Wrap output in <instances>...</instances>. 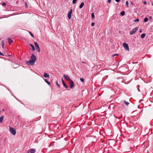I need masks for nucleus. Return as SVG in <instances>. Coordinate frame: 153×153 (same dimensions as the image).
<instances>
[{
	"mask_svg": "<svg viewBox=\"0 0 153 153\" xmlns=\"http://www.w3.org/2000/svg\"><path fill=\"white\" fill-rule=\"evenodd\" d=\"M45 82H46L48 85H51V83L48 81L47 79H45Z\"/></svg>",
	"mask_w": 153,
	"mask_h": 153,
	"instance_id": "nucleus-19",
	"label": "nucleus"
},
{
	"mask_svg": "<svg viewBox=\"0 0 153 153\" xmlns=\"http://www.w3.org/2000/svg\"><path fill=\"white\" fill-rule=\"evenodd\" d=\"M62 83L63 84V85H64V86L66 88H68V86H67V85L65 84V82H64V81L63 79H62Z\"/></svg>",
	"mask_w": 153,
	"mask_h": 153,
	"instance_id": "nucleus-11",
	"label": "nucleus"
},
{
	"mask_svg": "<svg viewBox=\"0 0 153 153\" xmlns=\"http://www.w3.org/2000/svg\"><path fill=\"white\" fill-rule=\"evenodd\" d=\"M63 76L65 79L68 81H69L71 80L70 79L69 76L67 75L64 74Z\"/></svg>",
	"mask_w": 153,
	"mask_h": 153,
	"instance_id": "nucleus-8",
	"label": "nucleus"
},
{
	"mask_svg": "<svg viewBox=\"0 0 153 153\" xmlns=\"http://www.w3.org/2000/svg\"><path fill=\"white\" fill-rule=\"evenodd\" d=\"M35 62L34 60L32 59H30L29 61H27L26 63L27 65H29L33 66L35 64Z\"/></svg>",
	"mask_w": 153,
	"mask_h": 153,
	"instance_id": "nucleus-1",
	"label": "nucleus"
},
{
	"mask_svg": "<svg viewBox=\"0 0 153 153\" xmlns=\"http://www.w3.org/2000/svg\"><path fill=\"white\" fill-rule=\"evenodd\" d=\"M131 4H133V3H132V2H131Z\"/></svg>",
	"mask_w": 153,
	"mask_h": 153,
	"instance_id": "nucleus-42",
	"label": "nucleus"
},
{
	"mask_svg": "<svg viewBox=\"0 0 153 153\" xmlns=\"http://www.w3.org/2000/svg\"><path fill=\"white\" fill-rule=\"evenodd\" d=\"M72 9H71L70 10V11L68 13V18L69 19H71V15L72 14Z\"/></svg>",
	"mask_w": 153,
	"mask_h": 153,
	"instance_id": "nucleus-6",
	"label": "nucleus"
},
{
	"mask_svg": "<svg viewBox=\"0 0 153 153\" xmlns=\"http://www.w3.org/2000/svg\"><path fill=\"white\" fill-rule=\"evenodd\" d=\"M142 32V30L141 29H140L139 31V32L140 33H141Z\"/></svg>",
	"mask_w": 153,
	"mask_h": 153,
	"instance_id": "nucleus-35",
	"label": "nucleus"
},
{
	"mask_svg": "<svg viewBox=\"0 0 153 153\" xmlns=\"http://www.w3.org/2000/svg\"><path fill=\"white\" fill-rule=\"evenodd\" d=\"M146 4V1H144V4Z\"/></svg>",
	"mask_w": 153,
	"mask_h": 153,
	"instance_id": "nucleus-37",
	"label": "nucleus"
},
{
	"mask_svg": "<svg viewBox=\"0 0 153 153\" xmlns=\"http://www.w3.org/2000/svg\"><path fill=\"white\" fill-rule=\"evenodd\" d=\"M126 5L127 7H128V1H126Z\"/></svg>",
	"mask_w": 153,
	"mask_h": 153,
	"instance_id": "nucleus-23",
	"label": "nucleus"
},
{
	"mask_svg": "<svg viewBox=\"0 0 153 153\" xmlns=\"http://www.w3.org/2000/svg\"><path fill=\"white\" fill-rule=\"evenodd\" d=\"M111 0H108V3H110L111 2Z\"/></svg>",
	"mask_w": 153,
	"mask_h": 153,
	"instance_id": "nucleus-36",
	"label": "nucleus"
},
{
	"mask_svg": "<svg viewBox=\"0 0 153 153\" xmlns=\"http://www.w3.org/2000/svg\"><path fill=\"white\" fill-rule=\"evenodd\" d=\"M123 47H124V48H125V49H126L127 51L129 50L128 46V45L127 44H126L125 43H124L123 44Z\"/></svg>",
	"mask_w": 153,
	"mask_h": 153,
	"instance_id": "nucleus-7",
	"label": "nucleus"
},
{
	"mask_svg": "<svg viewBox=\"0 0 153 153\" xmlns=\"http://www.w3.org/2000/svg\"><path fill=\"white\" fill-rule=\"evenodd\" d=\"M146 36V34L145 33H143L140 36L141 38L142 39L144 38Z\"/></svg>",
	"mask_w": 153,
	"mask_h": 153,
	"instance_id": "nucleus-17",
	"label": "nucleus"
},
{
	"mask_svg": "<svg viewBox=\"0 0 153 153\" xmlns=\"http://www.w3.org/2000/svg\"><path fill=\"white\" fill-rule=\"evenodd\" d=\"M34 44L35 45L36 47V51H37L39 52L40 51V48L38 43L36 42H34Z\"/></svg>",
	"mask_w": 153,
	"mask_h": 153,
	"instance_id": "nucleus-4",
	"label": "nucleus"
},
{
	"mask_svg": "<svg viewBox=\"0 0 153 153\" xmlns=\"http://www.w3.org/2000/svg\"><path fill=\"white\" fill-rule=\"evenodd\" d=\"M26 5H27V3H26H26H25V5L26 6Z\"/></svg>",
	"mask_w": 153,
	"mask_h": 153,
	"instance_id": "nucleus-41",
	"label": "nucleus"
},
{
	"mask_svg": "<svg viewBox=\"0 0 153 153\" xmlns=\"http://www.w3.org/2000/svg\"><path fill=\"white\" fill-rule=\"evenodd\" d=\"M0 55H1L2 56H4V54L2 53H1L0 51Z\"/></svg>",
	"mask_w": 153,
	"mask_h": 153,
	"instance_id": "nucleus-32",
	"label": "nucleus"
},
{
	"mask_svg": "<svg viewBox=\"0 0 153 153\" xmlns=\"http://www.w3.org/2000/svg\"><path fill=\"white\" fill-rule=\"evenodd\" d=\"M30 58L31 59L34 60V61L36 62L37 58L36 56L34 54H32L30 57Z\"/></svg>",
	"mask_w": 153,
	"mask_h": 153,
	"instance_id": "nucleus-9",
	"label": "nucleus"
},
{
	"mask_svg": "<svg viewBox=\"0 0 153 153\" xmlns=\"http://www.w3.org/2000/svg\"><path fill=\"white\" fill-rule=\"evenodd\" d=\"M84 5V2H82L79 5V8L80 9L82 8V7Z\"/></svg>",
	"mask_w": 153,
	"mask_h": 153,
	"instance_id": "nucleus-13",
	"label": "nucleus"
},
{
	"mask_svg": "<svg viewBox=\"0 0 153 153\" xmlns=\"http://www.w3.org/2000/svg\"><path fill=\"white\" fill-rule=\"evenodd\" d=\"M9 130L10 132L13 134V135H15L16 134V131L14 128L10 127Z\"/></svg>",
	"mask_w": 153,
	"mask_h": 153,
	"instance_id": "nucleus-2",
	"label": "nucleus"
},
{
	"mask_svg": "<svg viewBox=\"0 0 153 153\" xmlns=\"http://www.w3.org/2000/svg\"><path fill=\"white\" fill-rule=\"evenodd\" d=\"M124 102L126 105H128L129 104V103L128 102L126 101H124Z\"/></svg>",
	"mask_w": 153,
	"mask_h": 153,
	"instance_id": "nucleus-21",
	"label": "nucleus"
},
{
	"mask_svg": "<svg viewBox=\"0 0 153 153\" xmlns=\"http://www.w3.org/2000/svg\"><path fill=\"white\" fill-rule=\"evenodd\" d=\"M82 62L84 63H85L84 61H82Z\"/></svg>",
	"mask_w": 153,
	"mask_h": 153,
	"instance_id": "nucleus-39",
	"label": "nucleus"
},
{
	"mask_svg": "<svg viewBox=\"0 0 153 153\" xmlns=\"http://www.w3.org/2000/svg\"><path fill=\"white\" fill-rule=\"evenodd\" d=\"M130 150H131L130 149V150H126V151H127V152H128V151H129Z\"/></svg>",
	"mask_w": 153,
	"mask_h": 153,
	"instance_id": "nucleus-40",
	"label": "nucleus"
},
{
	"mask_svg": "<svg viewBox=\"0 0 153 153\" xmlns=\"http://www.w3.org/2000/svg\"><path fill=\"white\" fill-rule=\"evenodd\" d=\"M43 76L45 77H49V75L45 72L44 73Z\"/></svg>",
	"mask_w": 153,
	"mask_h": 153,
	"instance_id": "nucleus-12",
	"label": "nucleus"
},
{
	"mask_svg": "<svg viewBox=\"0 0 153 153\" xmlns=\"http://www.w3.org/2000/svg\"><path fill=\"white\" fill-rule=\"evenodd\" d=\"M8 41L9 44L13 42L12 39L10 38H9L8 39Z\"/></svg>",
	"mask_w": 153,
	"mask_h": 153,
	"instance_id": "nucleus-14",
	"label": "nucleus"
},
{
	"mask_svg": "<svg viewBox=\"0 0 153 153\" xmlns=\"http://www.w3.org/2000/svg\"><path fill=\"white\" fill-rule=\"evenodd\" d=\"M80 79L81 82H84L85 81V79L83 78H80Z\"/></svg>",
	"mask_w": 153,
	"mask_h": 153,
	"instance_id": "nucleus-25",
	"label": "nucleus"
},
{
	"mask_svg": "<svg viewBox=\"0 0 153 153\" xmlns=\"http://www.w3.org/2000/svg\"><path fill=\"white\" fill-rule=\"evenodd\" d=\"M4 116H1L0 117V123H1L3 121V119Z\"/></svg>",
	"mask_w": 153,
	"mask_h": 153,
	"instance_id": "nucleus-15",
	"label": "nucleus"
},
{
	"mask_svg": "<svg viewBox=\"0 0 153 153\" xmlns=\"http://www.w3.org/2000/svg\"><path fill=\"white\" fill-rule=\"evenodd\" d=\"M115 0V1L117 2H119L120 0Z\"/></svg>",
	"mask_w": 153,
	"mask_h": 153,
	"instance_id": "nucleus-31",
	"label": "nucleus"
},
{
	"mask_svg": "<svg viewBox=\"0 0 153 153\" xmlns=\"http://www.w3.org/2000/svg\"><path fill=\"white\" fill-rule=\"evenodd\" d=\"M149 19H152V17L151 16H150L149 17Z\"/></svg>",
	"mask_w": 153,
	"mask_h": 153,
	"instance_id": "nucleus-38",
	"label": "nucleus"
},
{
	"mask_svg": "<svg viewBox=\"0 0 153 153\" xmlns=\"http://www.w3.org/2000/svg\"><path fill=\"white\" fill-rule=\"evenodd\" d=\"M117 55H118V54H114L113 55V56H117Z\"/></svg>",
	"mask_w": 153,
	"mask_h": 153,
	"instance_id": "nucleus-34",
	"label": "nucleus"
},
{
	"mask_svg": "<svg viewBox=\"0 0 153 153\" xmlns=\"http://www.w3.org/2000/svg\"><path fill=\"white\" fill-rule=\"evenodd\" d=\"M4 41H2L1 45H2V47L3 48H4Z\"/></svg>",
	"mask_w": 153,
	"mask_h": 153,
	"instance_id": "nucleus-20",
	"label": "nucleus"
},
{
	"mask_svg": "<svg viewBox=\"0 0 153 153\" xmlns=\"http://www.w3.org/2000/svg\"><path fill=\"white\" fill-rule=\"evenodd\" d=\"M77 0H73L72 1V3L73 4H74L76 3Z\"/></svg>",
	"mask_w": 153,
	"mask_h": 153,
	"instance_id": "nucleus-27",
	"label": "nucleus"
},
{
	"mask_svg": "<svg viewBox=\"0 0 153 153\" xmlns=\"http://www.w3.org/2000/svg\"><path fill=\"white\" fill-rule=\"evenodd\" d=\"M69 82L71 88H73L74 86V82L72 80H71L69 81Z\"/></svg>",
	"mask_w": 153,
	"mask_h": 153,
	"instance_id": "nucleus-5",
	"label": "nucleus"
},
{
	"mask_svg": "<svg viewBox=\"0 0 153 153\" xmlns=\"http://www.w3.org/2000/svg\"><path fill=\"white\" fill-rule=\"evenodd\" d=\"M6 5V4L4 2V3H2V5Z\"/></svg>",
	"mask_w": 153,
	"mask_h": 153,
	"instance_id": "nucleus-33",
	"label": "nucleus"
},
{
	"mask_svg": "<svg viewBox=\"0 0 153 153\" xmlns=\"http://www.w3.org/2000/svg\"><path fill=\"white\" fill-rule=\"evenodd\" d=\"M35 152V150L33 149H31L29 151H28V153H34Z\"/></svg>",
	"mask_w": 153,
	"mask_h": 153,
	"instance_id": "nucleus-10",
	"label": "nucleus"
},
{
	"mask_svg": "<svg viewBox=\"0 0 153 153\" xmlns=\"http://www.w3.org/2000/svg\"><path fill=\"white\" fill-rule=\"evenodd\" d=\"M152 5L153 6V3H152Z\"/></svg>",
	"mask_w": 153,
	"mask_h": 153,
	"instance_id": "nucleus-44",
	"label": "nucleus"
},
{
	"mask_svg": "<svg viewBox=\"0 0 153 153\" xmlns=\"http://www.w3.org/2000/svg\"><path fill=\"white\" fill-rule=\"evenodd\" d=\"M138 27H136L134 28H133L129 32V33L130 35H132L135 33L138 30Z\"/></svg>",
	"mask_w": 153,
	"mask_h": 153,
	"instance_id": "nucleus-3",
	"label": "nucleus"
},
{
	"mask_svg": "<svg viewBox=\"0 0 153 153\" xmlns=\"http://www.w3.org/2000/svg\"><path fill=\"white\" fill-rule=\"evenodd\" d=\"M56 85H57L59 87H60V85L58 84V82L57 81H56Z\"/></svg>",
	"mask_w": 153,
	"mask_h": 153,
	"instance_id": "nucleus-24",
	"label": "nucleus"
},
{
	"mask_svg": "<svg viewBox=\"0 0 153 153\" xmlns=\"http://www.w3.org/2000/svg\"><path fill=\"white\" fill-rule=\"evenodd\" d=\"M29 33L31 35V36L33 37H34V36L33 35V34H32V33L30 32H29Z\"/></svg>",
	"mask_w": 153,
	"mask_h": 153,
	"instance_id": "nucleus-28",
	"label": "nucleus"
},
{
	"mask_svg": "<svg viewBox=\"0 0 153 153\" xmlns=\"http://www.w3.org/2000/svg\"><path fill=\"white\" fill-rule=\"evenodd\" d=\"M41 117H39V118H41Z\"/></svg>",
	"mask_w": 153,
	"mask_h": 153,
	"instance_id": "nucleus-43",
	"label": "nucleus"
},
{
	"mask_svg": "<svg viewBox=\"0 0 153 153\" xmlns=\"http://www.w3.org/2000/svg\"><path fill=\"white\" fill-rule=\"evenodd\" d=\"M139 19H135V20H134V22H138L139 21Z\"/></svg>",
	"mask_w": 153,
	"mask_h": 153,
	"instance_id": "nucleus-29",
	"label": "nucleus"
},
{
	"mask_svg": "<svg viewBox=\"0 0 153 153\" xmlns=\"http://www.w3.org/2000/svg\"><path fill=\"white\" fill-rule=\"evenodd\" d=\"M94 25V22H92L91 24V25L92 27H93Z\"/></svg>",
	"mask_w": 153,
	"mask_h": 153,
	"instance_id": "nucleus-30",
	"label": "nucleus"
},
{
	"mask_svg": "<svg viewBox=\"0 0 153 153\" xmlns=\"http://www.w3.org/2000/svg\"><path fill=\"white\" fill-rule=\"evenodd\" d=\"M148 18H146L144 19V21L145 22H146L148 21Z\"/></svg>",
	"mask_w": 153,
	"mask_h": 153,
	"instance_id": "nucleus-22",
	"label": "nucleus"
},
{
	"mask_svg": "<svg viewBox=\"0 0 153 153\" xmlns=\"http://www.w3.org/2000/svg\"><path fill=\"white\" fill-rule=\"evenodd\" d=\"M91 17L93 19L94 18V13H92L91 15Z\"/></svg>",
	"mask_w": 153,
	"mask_h": 153,
	"instance_id": "nucleus-26",
	"label": "nucleus"
},
{
	"mask_svg": "<svg viewBox=\"0 0 153 153\" xmlns=\"http://www.w3.org/2000/svg\"><path fill=\"white\" fill-rule=\"evenodd\" d=\"M125 12L124 11H123L121 12L120 14L122 16H123L125 15Z\"/></svg>",
	"mask_w": 153,
	"mask_h": 153,
	"instance_id": "nucleus-18",
	"label": "nucleus"
},
{
	"mask_svg": "<svg viewBox=\"0 0 153 153\" xmlns=\"http://www.w3.org/2000/svg\"><path fill=\"white\" fill-rule=\"evenodd\" d=\"M30 46L32 48V50L33 51H34L35 50L34 47V46L32 44H30Z\"/></svg>",
	"mask_w": 153,
	"mask_h": 153,
	"instance_id": "nucleus-16",
	"label": "nucleus"
}]
</instances>
